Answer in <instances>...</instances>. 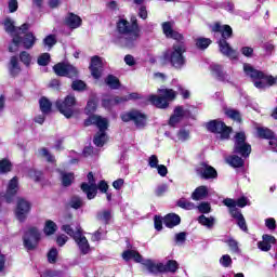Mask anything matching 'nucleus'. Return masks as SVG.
Returning a JSON list of instances; mask_svg holds the SVG:
<instances>
[{"mask_svg":"<svg viewBox=\"0 0 277 277\" xmlns=\"http://www.w3.org/2000/svg\"><path fill=\"white\" fill-rule=\"evenodd\" d=\"M225 243H227L229 250L234 252V254H240L241 249H239V242L233 238H228L225 240Z\"/></svg>","mask_w":277,"mask_h":277,"instance_id":"nucleus-36","label":"nucleus"},{"mask_svg":"<svg viewBox=\"0 0 277 277\" xmlns=\"http://www.w3.org/2000/svg\"><path fill=\"white\" fill-rule=\"evenodd\" d=\"M162 30L167 38H172L173 40H176L177 42H183L185 38L179 32L172 29V23L171 22H164L162 23Z\"/></svg>","mask_w":277,"mask_h":277,"instance_id":"nucleus-19","label":"nucleus"},{"mask_svg":"<svg viewBox=\"0 0 277 277\" xmlns=\"http://www.w3.org/2000/svg\"><path fill=\"white\" fill-rule=\"evenodd\" d=\"M105 81L106 84L113 90H118V88L120 87V81L115 76H108Z\"/></svg>","mask_w":277,"mask_h":277,"instance_id":"nucleus-45","label":"nucleus"},{"mask_svg":"<svg viewBox=\"0 0 277 277\" xmlns=\"http://www.w3.org/2000/svg\"><path fill=\"white\" fill-rule=\"evenodd\" d=\"M195 44L197 47V49H208L209 45L211 44V39L209 38H205V37H199L197 39H195Z\"/></svg>","mask_w":277,"mask_h":277,"instance_id":"nucleus-37","label":"nucleus"},{"mask_svg":"<svg viewBox=\"0 0 277 277\" xmlns=\"http://www.w3.org/2000/svg\"><path fill=\"white\" fill-rule=\"evenodd\" d=\"M53 70L55 75L58 77H69V79H72L74 77H77L78 71L75 66L66 63H58L53 67Z\"/></svg>","mask_w":277,"mask_h":277,"instance_id":"nucleus-13","label":"nucleus"},{"mask_svg":"<svg viewBox=\"0 0 277 277\" xmlns=\"http://www.w3.org/2000/svg\"><path fill=\"white\" fill-rule=\"evenodd\" d=\"M197 174H199L201 179L206 180L217 179V171L215 170V168L207 164L206 162L199 164V167L197 168Z\"/></svg>","mask_w":277,"mask_h":277,"instance_id":"nucleus-17","label":"nucleus"},{"mask_svg":"<svg viewBox=\"0 0 277 277\" xmlns=\"http://www.w3.org/2000/svg\"><path fill=\"white\" fill-rule=\"evenodd\" d=\"M177 140L179 142H187V140H189V131L185 129H181L177 132Z\"/></svg>","mask_w":277,"mask_h":277,"instance_id":"nucleus-56","label":"nucleus"},{"mask_svg":"<svg viewBox=\"0 0 277 277\" xmlns=\"http://www.w3.org/2000/svg\"><path fill=\"white\" fill-rule=\"evenodd\" d=\"M57 43V39L54 35H49L43 39L44 47H49V49H52L54 44Z\"/></svg>","mask_w":277,"mask_h":277,"instance_id":"nucleus-51","label":"nucleus"},{"mask_svg":"<svg viewBox=\"0 0 277 277\" xmlns=\"http://www.w3.org/2000/svg\"><path fill=\"white\" fill-rule=\"evenodd\" d=\"M40 155L41 157H45L47 161H49L50 163H53V161H55V157H53V155H51V153H49V149L47 148H42L40 150Z\"/></svg>","mask_w":277,"mask_h":277,"instance_id":"nucleus-57","label":"nucleus"},{"mask_svg":"<svg viewBox=\"0 0 277 277\" xmlns=\"http://www.w3.org/2000/svg\"><path fill=\"white\" fill-rule=\"evenodd\" d=\"M62 230L69 235V237H72L81 254L90 253V242L88 241V238L83 236V230L81 229V226H77L75 230L72 229V227H70V225H63Z\"/></svg>","mask_w":277,"mask_h":277,"instance_id":"nucleus-5","label":"nucleus"},{"mask_svg":"<svg viewBox=\"0 0 277 277\" xmlns=\"http://www.w3.org/2000/svg\"><path fill=\"white\" fill-rule=\"evenodd\" d=\"M159 95H149L147 101L158 107V109H168L170 102L176 98V92L172 89H159Z\"/></svg>","mask_w":277,"mask_h":277,"instance_id":"nucleus-7","label":"nucleus"},{"mask_svg":"<svg viewBox=\"0 0 277 277\" xmlns=\"http://www.w3.org/2000/svg\"><path fill=\"white\" fill-rule=\"evenodd\" d=\"M163 224L167 228H174V226H179V224H181V216L174 213L167 214L164 216Z\"/></svg>","mask_w":277,"mask_h":277,"instance_id":"nucleus-29","label":"nucleus"},{"mask_svg":"<svg viewBox=\"0 0 277 277\" xmlns=\"http://www.w3.org/2000/svg\"><path fill=\"white\" fill-rule=\"evenodd\" d=\"M105 235H107V230L100 227L95 233L92 234L91 241H101Z\"/></svg>","mask_w":277,"mask_h":277,"instance_id":"nucleus-47","label":"nucleus"},{"mask_svg":"<svg viewBox=\"0 0 277 277\" xmlns=\"http://www.w3.org/2000/svg\"><path fill=\"white\" fill-rule=\"evenodd\" d=\"M140 98V94L137 93H131L126 96H117L115 98H105L103 100L104 107H111V105H120L122 103H127V101H135Z\"/></svg>","mask_w":277,"mask_h":277,"instance_id":"nucleus-16","label":"nucleus"},{"mask_svg":"<svg viewBox=\"0 0 277 277\" xmlns=\"http://www.w3.org/2000/svg\"><path fill=\"white\" fill-rule=\"evenodd\" d=\"M49 62H51V54L50 53H43L38 58L39 66H48Z\"/></svg>","mask_w":277,"mask_h":277,"instance_id":"nucleus-52","label":"nucleus"},{"mask_svg":"<svg viewBox=\"0 0 277 277\" xmlns=\"http://www.w3.org/2000/svg\"><path fill=\"white\" fill-rule=\"evenodd\" d=\"M40 239H42L40 230L37 227H29L23 237L24 247L26 250H36L38 243H40Z\"/></svg>","mask_w":277,"mask_h":277,"instance_id":"nucleus-10","label":"nucleus"},{"mask_svg":"<svg viewBox=\"0 0 277 277\" xmlns=\"http://www.w3.org/2000/svg\"><path fill=\"white\" fill-rule=\"evenodd\" d=\"M206 127L210 133H216L220 140H228L230 137V129L221 120H212Z\"/></svg>","mask_w":277,"mask_h":277,"instance_id":"nucleus-12","label":"nucleus"},{"mask_svg":"<svg viewBox=\"0 0 277 277\" xmlns=\"http://www.w3.org/2000/svg\"><path fill=\"white\" fill-rule=\"evenodd\" d=\"M185 117V109L182 106H177L174 109L173 115L169 119L170 127H176L181 120Z\"/></svg>","mask_w":277,"mask_h":277,"instance_id":"nucleus-26","label":"nucleus"},{"mask_svg":"<svg viewBox=\"0 0 277 277\" xmlns=\"http://www.w3.org/2000/svg\"><path fill=\"white\" fill-rule=\"evenodd\" d=\"M97 220L103 222L104 224H109V220H111V211L103 210L97 213Z\"/></svg>","mask_w":277,"mask_h":277,"instance_id":"nucleus-40","label":"nucleus"},{"mask_svg":"<svg viewBox=\"0 0 277 277\" xmlns=\"http://www.w3.org/2000/svg\"><path fill=\"white\" fill-rule=\"evenodd\" d=\"M200 213H210L211 205L209 202H202L198 206Z\"/></svg>","mask_w":277,"mask_h":277,"instance_id":"nucleus-62","label":"nucleus"},{"mask_svg":"<svg viewBox=\"0 0 277 277\" xmlns=\"http://www.w3.org/2000/svg\"><path fill=\"white\" fill-rule=\"evenodd\" d=\"M123 122H133L136 129H144L146 127L147 117L140 110H131L121 115Z\"/></svg>","mask_w":277,"mask_h":277,"instance_id":"nucleus-11","label":"nucleus"},{"mask_svg":"<svg viewBox=\"0 0 277 277\" xmlns=\"http://www.w3.org/2000/svg\"><path fill=\"white\" fill-rule=\"evenodd\" d=\"M185 53H187V45H185V42L179 41L164 52L163 58L166 62H169L173 68L181 69L187 63Z\"/></svg>","mask_w":277,"mask_h":277,"instance_id":"nucleus-3","label":"nucleus"},{"mask_svg":"<svg viewBox=\"0 0 277 277\" xmlns=\"http://www.w3.org/2000/svg\"><path fill=\"white\" fill-rule=\"evenodd\" d=\"M179 269V263L174 260H170L167 262V264H163L162 272H171V274H174Z\"/></svg>","mask_w":277,"mask_h":277,"instance_id":"nucleus-41","label":"nucleus"},{"mask_svg":"<svg viewBox=\"0 0 277 277\" xmlns=\"http://www.w3.org/2000/svg\"><path fill=\"white\" fill-rule=\"evenodd\" d=\"M71 209H81L83 207V199L81 197L74 196L69 201Z\"/></svg>","mask_w":277,"mask_h":277,"instance_id":"nucleus-48","label":"nucleus"},{"mask_svg":"<svg viewBox=\"0 0 277 277\" xmlns=\"http://www.w3.org/2000/svg\"><path fill=\"white\" fill-rule=\"evenodd\" d=\"M49 263H55L57 261V249L52 248L48 253Z\"/></svg>","mask_w":277,"mask_h":277,"instance_id":"nucleus-58","label":"nucleus"},{"mask_svg":"<svg viewBox=\"0 0 277 277\" xmlns=\"http://www.w3.org/2000/svg\"><path fill=\"white\" fill-rule=\"evenodd\" d=\"M65 23L70 29H78V27H81L82 19L75 13H68L65 17Z\"/></svg>","mask_w":277,"mask_h":277,"instance_id":"nucleus-27","label":"nucleus"},{"mask_svg":"<svg viewBox=\"0 0 277 277\" xmlns=\"http://www.w3.org/2000/svg\"><path fill=\"white\" fill-rule=\"evenodd\" d=\"M220 51L223 55H226V57H232V60H235L237 57V51H235L228 42L224 39H221L219 41Z\"/></svg>","mask_w":277,"mask_h":277,"instance_id":"nucleus-24","label":"nucleus"},{"mask_svg":"<svg viewBox=\"0 0 277 277\" xmlns=\"http://www.w3.org/2000/svg\"><path fill=\"white\" fill-rule=\"evenodd\" d=\"M227 118H232V120H236L237 122L241 121V114H239L238 110L235 109H227L225 111Z\"/></svg>","mask_w":277,"mask_h":277,"instance_id":"nucleus-49","label":"nucleus"},{"mask_svg":"<svg viewBox=\"0 0 277 277\" xmlns=\"http://www.w3.org/2000/svg\"><path fill=\"white\" fill-rule=\"evenodd\" d=\"M16 192H18V179L17 177H13L9 182L6 194L4 195V200L6 202H12L14 196H16Z\"/></svg>","mask_w":277,"mask_h":277,"instance_id":"nucleus-21","label":"nucleus"},{"mask_svg":"<svg viewBox=\"0 0 277 277\" xmlns=\"http://www.w3.org/2000/svg\"><path fill=\"white\" fill-rule=\"evenodd\" d=\"M75 105H77V98L72 94L67 95L64 101H56V107L65 118H72L75 115Z\"/></svg>","mask_w":277,"mask_h":277,"instance_id":"nucleus-8","label":"nucleus"},{"mask_svg":"<svg viewBox=\"0 0 277 277\" xmlns=\"http://www.w3.org/2000/svg\"><path fill=\"white\" fill-rule=\"evenodd\" d=\"M90 70L94 79H101V75H103V58L98 56H93L91 58Z\"/></svg>","mask_w":277,"mask_h":277,"instance_id":"nucleus-18","label":"nucleus"},{"mask_svg":"<svg viewBox=\"0 0 277 277\" xmlns=\"http://www.w3.org/2000/svg\"><path fill=\"white\" fill-rule=\"evenodd\" d=\"M198 222L207 228H213V225L215 224V219L213 216L207 217L202 214L198 217Z\"/></svg>","mask_w":277,"mask_h":277,"instance_id":"nucleus-35","label":"nucleus"},{"mask_svg":"<svg viewBox=\"0 0 277 277\" xmlns=\"http://www.w3.org/2000/svg\"><path fill=\"white\" fill-rule=\"evenodd\" d=\"M174 241H175L176 246H183V243H185V241H187V233L181 232L179 234H175Z\"/></svg>","mask_w":277,"mask_h":277,"instance_id":"nucleus-50","label":"nucleus"},{"mask_svg":"<svg viewBox=\"0 0 277 277\" xmlns=\"http://www.w3.org/2000/svg\"><path fill=\"white\" fill-rule=\"evenodd\" d=\"M258 135L265 140H272V137H274V132L267 128H258Z\"/></svg>","mask_w":277,"mask_h":277,"instance_id":"nucleus-42","label":"nucleus"},{"mask_svg":"<svg viewBox=\"0 0 277 277\" xmlns=\"http://www.w3.org/2000/svg\"><path fill=\"white\" fill-rule=\"evenodd\" d=\"M142 265H144V267H146V269H147V272H149V274L163 273V263H155L151 260H144L142 262Z\"/></svg>","mask_w":277,"mask_h":277,"instance_id":"nucleus-25","label":"nucleus"},{"mask_svg":"<svg viewBox=\"0 0 277 277\" xmlns=\"http://www.w3.org/2000/svg\"><path fill=\"white\" fill-rule=\"evenodd\" d=\"M236 201V207H240L241 209H243V207H247V205H250V200H248L247 197H240L238 200Z\"/></svg>","mask_w":277,"mask_h":277,"instance_id":"nucleus-63","label":"nucleus"},{"mask_svg":"<svg viewBox=\"0 0 277 277\" xmlns=\"http://www.w3.org/2000/svg\"><path fill=\"white\" fill-rule=\"evenodd\" d=\"M72 90L81 91L85 89V82L81 80H76L71 84Z\"/></svg>","mask_w":277,"mask_h":277,"instance_id":"nucleus-61","label":"nucleus"},{"mask_svg":"<svg viewBox=\"0 0 277 277\" xmlns=\"http://www.w3.org/2000/svg\"><path fill=\"white\" fill-rule=\"evenodd\" d=\"M212 75L219 79V81L227 82L230 81V76L222 70V66L213 64L211 65Z\"/></svg>","mask_w":277,"mask_h":277,"instance_id":"nucleus-28","label":"nucleus"},{"mask_svg":"<svg viewBox=\"0 0 277 277\" xmlns=\"http://www.w3.org/2000/svg\"><path fill=\"white\" fill-rule=\"evenodd\" d=\"M84 124L85 127H90V124H95V127H97L100 131L96 133L93 142L95 146H104L105 142H107V134L105 133V131H107L109 121H107L106 118H103L98 115H93L84 121Z\"/></svg>","mask_w":277,"mask_h":277,"instance_id":"nucleus-4","label":"nucleus"},{"mask_svg":"<svg viewBox=\"0 0 277 277\" xmlns=\"http://www.w3.org/2000/svg\"><path fill=\"white\" fill-rule=\"evenodd\" d=\"M220 264L222 265V267H230V265H233V259L230 258V255L224 254L220 259Z\"/></svg>","mask_w":277,"mask_h":277,"instance_id":"nucleus-55","label":"nucleus"},{"mask_svg":"<svg viewBox=\"0 0 277 277\" xmlns=\"http://www.w3.org/2000/svg\"><path fill=\"white\" fill-rule=\"evenodd\" d=\"M212 31L214 34H222L223 40H226L233 36V28L229 25H221L220 23L212 26Z\"/></svg>","mask_w":277,"mask_h":277,"instance_id":"nucleus-22","label":"nucleus"},{"mask_svg":"<svg viewBox=\"0 0 277 277\" xmlns=\"http://www.w3.org/2000/svg\"><path fill=\"white\" fill-rule=\"evenodd\" d=\"M226 163H228V166H232V168H242L243 160L241 159V157L233 155L226 158Z\"/></svg>","mask_w":277,"mask_h":277,"instance_id":"nucleus-32","label":"nucleus"},{"mask_svg":"<svg viewBox=\"0 0 277 277\" xmlns=\"http://www.w3.org/2000/svg\"><path fill=\"white\" fill-rule=\"evenodd\" d=\"M240 53H242L245 57H252V55H254V49L252 47H242Z\"/></svg>","mask_w":277,"mask_h":277,"instance_id":"nucleus-60","label":"nucleus"},{"mask_svg":"<svg viewBox=\"0 0 277 277\" xmlns=\"http://www.w3.org/2000/svg\"><path fill=\"white\" fill-rule=\"evenodd\" d=\"M84 111L88 116H90V114H94L96 111V102L94 100H90Z\"/></svg>","mask_w":277,"mask_h":277,"instance_id":"nucleus-54","label":"nucleus"},{"mask_svg":"<svg viewBox=\"0 0 277 277\" xmlns=\"http://www.w3.org/2000/svg\"><path fill=\"white\" fill-rule=\"evenodd\" d=\"M262 241L258 242V248L262 252H269L272 250V243H276V237L265 234L262 236Z\"/></svg>","mask_w":277,"mask_h":277,"instance_id":"nucleus-23","label":"nucleus"},{"mask_svg":"<svg viewBox=\"0 0 277 277\" xmlns=\"http://www.w3.org/2000/svg\"><path fill=\"white\" fill-rule=\"evenodd\" d=\"M19 60L24 66H29V64H31V55L25 51L19 54Z\"/></svg>","mask_w":277,"mask_h":277,"instance_id":"nucleus-53","label":"nucleus"},{"mask_svg":"<svg viewBox=\"0 0 277 277\" xmlns=\"http://www.w3.org/2000/svg\"><path fill=\"white\" fill-rule=\"evenodd\" d=\"M243 71L247 77L252 79L253 84L255 88H258V90H265L266 88L277 83V77L274 78V76H268L261 70L254 69V67H252L250 64H243Z\"/></svg>","mask_w":277,"mask_h":277,"instance_id":"nucleus-2","label":"nucleus"},{"mask_svg":"<svg viewBox=\"0 0 277 277\" xmlns=\"http://www.w3.org/2000/svg\"><path fill=\"white\" fill-rule=\"evenodd\" d=\"M57 230V224L53 221H47L45 226L43 228V233L45 235H54V233Z\"/></svg>","mask_w":277,"mask_h":277,"instance_id":"nucleus-39","label":"nucleus"},{"mask_svg":"<svg viewBox=\"0 0 277 277\" xmlns=\"http://www.w3.org/2000/svg\"><path fill=\"white\" fill-rule=\"evenodd\" d=\"M148 166L149 168H157L159 166V158L157 157V155H151L149 158H148Z\"/></svg>","mask_w":277,"mask_h":277,"instance_id":"nucleus-59","label":"nucleus"},{"mask_svg":"<svg viewBox=\"0 0 277 277\" xmlns=\"http://www.w3.org/2000/svg\"><path fill=\"white\" fill-rule=\"evenodd\" d=\"M123 261H131L133 259L135 263H142V254L135 250H126L122 253Z\"/></svg>","mask_w":277,"mask_h":277,"instance_id":"nucleus-30","label":"nucleus"},{"mask_svg":"<svg viewBox=\"0 0 277 277\" xmlns=\"http://www.w3.org/2000/svg\"><path fill=\"white\" fill-rule=\"evenodd\" d=\"M39 105L42 114H49L51 111V102L47 97H42L39 101Z\"/></svg>","mask_w":277,"mask_h":277,"instance_id":"nucleus-44","label":"nucleus"},{"mask_svg":"<svg viewBox=\"0 0 277 277\" xmlns=\"http://www.w3.org/2000/svg\"><path fill=\"white\" fill-rule=\"evenodd\" d=\"M61 181L64 187H69L75 181V175L72 173L61 172Z\"/></svg>","mask_w":277,"mask_h":277,"instance_id":"nucleus-33","label":"nucleus"},{"mask_svg":"<svg viewBox=\"0 0 277 277\" xmlns=\"http://www.w3.org/2000/svg\"><path fill=\"white\" fill-rule=\"evenodd\" d=\"M23 44L26 49H31V47L36 44V37L34 36V34H26L23 40Z\"/></svg>","mask_w":277,"mask_h":277,"instance_id":"nucleus-38","label":"nucleus"},{"mask_svg":"<svg viewBox=\"0 0 277 277\" xmlns=\"http://www.w3.org/2000/svg\"><path fill=\"white\" fill-rule=\"evenodd\" d=\"M234 153L248 158L252 153V146L246 142V132H237L235 135Z\"/></svg>","mask_w":277,"mask_h":277,"instance_id":"nucleus-9","label":"nucleus"},{"mask_svg":"<svg viewBox=\"0 0 277 277\" xmlns=\"http://www.w3.org/2000/svg\"><path fill=\"white\" fill-rule=\"evenodd\" d=\"M29 211H31V203L26 199H18L15 209V217L18 222H25L27 215H29Z\"/></svg>","mask_w":277,"mask_h":277,"instance_id":"nucleus-14","label":"nucleus"},{"mask_svg":"<svg viewBox=\"0 0 277 277\" xmlns=\"http://www.w3.org/2000/svg\"><path fill=\"white\" fill-rule=\"evenodd\" d=\"M88 183H82L81 184V189L83 194L87 195L88 200H94L96 198V180H94V174L90 172L88 174Z\"/></svg>","mask_w":277,"mask_h":277,"instance_id":"nucleus-15","label":"nucleus"},{"mask_svg":"<svg viewBox=\"0 0 277 277\" xmlns=\"http://www.w3.org/2000/svg\"><path fill=\"white\" fill-rule=\"evenodd\" d=\"M265 226L268 230H276V220L274 219H266L265 220Z\"/></svg>","mask_w":277,"mask_h":277,"instance_id":"nucleus-64","label":"nucleus"},{"mask_svg":"<svg viewBox=\"0 0 277 277\" xmlns=\"http://www.w3.org/2000/svg\"><path fill=\"white\" fill-rule=\"evenodd\" d=\"M4 29L6 34H11V36H13L14 47H10L9 51L11 53H14L15 51H17L18 44L23 42V38L21 37V34H25V31L29 29V24H23L22 27L16 28V26H14V21H12L11 18H6L4 21Z\"/></svg>","mask_w":277,"mask_h":277,"instance_id":"nucleus-6","label":"nucleus"},{"mask_svg":"<svg viewBox=\"0 0 277 277\" xmlns=\"http://www.w3.org/2000/svg\"><path fill=\"white\" fill-rule=\"evenodd\" d=\"M177 207H181V209H186L187 211H192L193 209H196V205H194V202L187 199H180L177 201Z\"/></svg>","mask_w":277,"mask_h":277,"instance_id":"nucleus-43","label":"nucleus"},{"mask_svg":"<svg viewBox=\"0 0 277 277\" xmlns=\"http://www.w3.org/2000/svg\"><path fill=\"white\" fill-rule=\"evenodd\" d=\"M206 196H209V188L207 186H199L192 194L193 200H205Z\"/></svg>","mask_w":277,"mask_h":277,"instance_id":"nucleus-31","label":"nucleus"},{"mask_svg":"<svg viewBox=\"0 0 277 277\" xmlns=\"http://www.w3.org/2000/svg\"><path fill=\"white\" fill-rule=\"evenodd\" d=\"M117 32L113 39L114 44L122 47L123 49H133L135 42L140 40V25L137 24V17L132 15L130 22L121 18L117 22Z\"/></svg>","mask_w":277,"mask_h":277,"instance_id":"nucleus-1","label":"nucleus"},{"mask_svg":"<svg viewBox=\"0 0 277 277\" xmlns=\"http://www.w3.org/2000/svg\"><path fill=\"white\" fill-rule=\"evenodd\" d=\"M10 170H12V162L8 159L0 160V174H6Z\"/></svg>","mask_w":277,"mask_h":277,"instance_id":"nucleus-46","label":"nucleus"},{"mask_svg":"<svg viewBox=\"0 0 277 277\" xmlns=\"http://www.w3.org/2000/svg\"><path fill=\"white\" fill-rule=\"evenodd\" d=\"M9 70L11 75H18L21 72V66L16 56L11 57Z\"/></svg>","mask_w":277,"mask_h":277,"instance_id":"nucleus-34","label":"nucleus"},{"mask_svg":"<svg viewBox=\"0 0 277 277\" xmlns=\"http://www.w3.org/2000/svg\"><path fill=\"white\" fill-rule=\"evenodd\" d=\"M223 205L225 207H228L229 213L235 220H240L241 217H243L241 211L237 209V201L235 199L226 198L223 200Z\"/></svg>","mask_w":277,"mask_h":277,"instance_id":"nucleus-20","label":"nucleus"}]
</instances>
